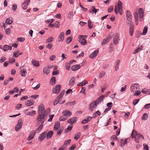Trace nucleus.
<instances>
[{"mask_svg":"<svg viewBox=\"0 0 150 150\" xmlns=\"http://www.w3.org/2000/svg\"><path fill=\"white\" fill-rule=\"evenodd\" d=\"M45 115H38L37 119V122L36 123L37 126H39L40 125H43L45 121Z\"/></svg>","mask_w":150,"mask_h":150,"instance_id":"obj_1","label":"nucleus"},{"mask_svg":"<svg viewBox=\"0 0 150 150\" xmlns=\"http://www.w3.org/2000/svg\"><path fill=\"white\" fill-rule=\"evenodd\" d=\"M38 115H45V110L44 106L42 104H41L38 107Z\"/></svg>","mask_w":150,"mask_h":150,"instance_id":"obj_2","label":"nucleus"},{"mask_svg":"<svg viewBox=\"0 0 150 150\" xmlns=\"http://www.w3.org/2000/svg\"><path fill=\"white\" fill-rule=\"evenodd\" d=\"M61 88V86L60 85H58L56 86L52 89L53 93L57 94L59 93L60 91Z\"/></svg>","mask_w":150,"mask_h":150,"instance_id":"obj_3","label":"nucleus"},{"mask_svg":"<svg viewBox=\"0 0 150 150\" xmlns=\"http://www.w3.org/2000/svg\"><path fill=\"white\" fill-rule=\"evenodd\" d=\"M47 133V131H45L40 134L38 137V139L40 142L42 141L45 138Z\"/></svg>","mask_w":150,"mask_h":150,"instance_id":"obj_4","label":"nucleus"},{"mask_svg":"<svg viewBox=\"0 0 150 150\" xmlns=\"http://www.w3.org/2000/svg\"><path fill=\"white\" fill-rule=\"evenodd\" d=\"M119 35L117 33H116L113 40V42L115 45H116L118 43V41L119 40Z\"/></svg>","mask_w":150,"mask_h":150,"instance_id":"obj_5","label":"nucleus"},{"mask_svg":"<svg viewBox=\"0 0 150 150\" xmlns=\"http://www.w3.org/2000/svg\"><path fill=\"white\" fill-rule=\"evenodd\" d=\"M97 105L96 103L93 101L90 104L89 109L91 111H93V109L96 107Z\"/></svg>","mask_w":150,"mask_h":150,"instance_id":"obj_6","label":"nucleus"},{"mask_svg":"<svg viewBox=\"0 0 150 150\" xmlns=\"http://www.w3.org/2000/svg\"><path fill=\"white\" fill-rule=\"evenodd\" d=\"M111 38L112 37L110 35L108 36L106 38L104 39L101 42V45H104L106 43L109 42Z\"/></svg>","mask_w":150,"mask_h":150,"instance_id":"obj_7","label":"nucleus"},{"mask_svg":"<svg viewBox=\"0 0 150 150\" xmlns=\"http://www.w3.org/2000/svg\"><path fill=\"white\" fill-rule=\"evenodd\" d=\"M36 132L35 131H33L30 132L29 135L27 138V140L29 141L33 139L35 135V134Z\"/></svg>","mask_w":150,"mask_h":150,"instance_id":"obj_8","label":"nucleus"},{"mask_svg":"<svg viewBox=\"0 0 150 150\" xmlns=\"http://www.w3.org/2000/svg\"><path fill=\"white\" fill-rule=\"evenodd\" d=\"M64 116L66 117L67 118L71 114V112L69 110H66L62 112Z\"/></svg>","mask_w":150,"mask_h":150,"instance_id":"obj_9","label":"nucleus"},{"mask_svg":"<svg viewBox=\"0 0 150 150\" xmlns=\"http://www.w3.org/2000/svg\"><path fill=\"white\" fill-rule=\"evenodd\" d=\"M132 90H135L139 89V86L138 84L134 83L132 84L130 87Z\"/></svg>","mask_w":150,"mask_h":150,"instance_id":"obj_10","label":"nucleus"},{"mask_svg":"<svg viewBox=\"0 0 150 150\" xmlns=\"http://www.w3.org/2000/svg\"><path fill=\"white\" fill-rule=\"evenodd\" d=\"M98 53V50H96L91 54L89 55V57L90 58H93L97 55Z\"/></svg>","mask_w":150,"mask_h":150,"instance_id":"obj_11","label":"nucleus"},{"mask_svg":"<svg viewBox=\"0 0 150 150\" xmlns=\"http://www.w3.org/2000/svg\"><path fill=\"white\" fill-rule=\"evenodd\" d=\"M104 98V96L103 95H102L100 96L96 101H94V102L98 105L103 100Z\"/></svg>","mask_w":150,"mask_h":150,"instance_id":"obj_12","label":"nucleus"},{"mask_svg":"<svg viewBox=\"0 0 150 150\" xmlns=\"http://www.w3.org/2000/svg\"><path fill=\"white\" fill-rule=\"evenodd\" d=\"M18 122L17 124L16 125L15 127V130L16 131H18L21 127L22 125V122Z\"/></svg>","mask_w":150,"mask_h":150,"instance_id":"obj_13","label":"nucleus"},{"mask_svg":"<svg viewBox=\"0 0 150 150\" xmlns=\"http://www.w3.org/2000/svg\"><path fill=\"white\" fill-rule=\"evenodd\" d=\"M81 67L80 64H76L72 66L71 67V69L73 71H76L79 69Z\"/></svg>","mask_w":150,"mask_h":150,"instance_id":"obj_14","label":"nucleus"},{"mask_svg":"<svg viewBox=\"0 0 150 150\" xmlns=\"http://www.w3.org/2000/svg\"><path fill=\"white\" fill-rule=\"evenodd\" d=\"M143 47L142 45H139L137 48V49L134 50V52L133 53V54L138 53L139 51H141L142 50Z\"/></svg>","mask_w":150,"mask_h":150,"instance_id":"obj_15","label":"nucleus"},{"mask_svg":"<svg viewBox=\"0 0 150 150\" xmlns=\"http://www.w3.org/2000/svg\"><path fill=\"white\" fill-rule=\"evenodd\" d=\"M77 120L76 117H73L69 119L67 121V122L69 123H71V125L75 122Z\"/></svg>","mask_w":150,"mask_h":150,"instance_id":"obj_16","label":"nucleus"},{"mask_svg":"<svg viewBox=\"0 0 150 150\" xmlns=\"http://www.w3.org/2000/svg\"><path fill=\"white\" fill-rule=\"evenodd\" d=\"M64 33L62 32L59 35V37L58 41L60 42L63 41L64 39Z\"/></svg>","mask_w":150,"mask_h":150,"instance_id":"obj_17","label":"nucleus"},{"mask_svg":"<svg viewBox=\"0 0 150 150\" xmlns=\"http://www.w3.org/2000/svg\"><path fill=\"white\" fill-rule=\"evenodd\" d=\"M34 102L33 100H28L25 102V105L26 106H28L32 105L33 104Z\"/></svg>","mask_w":150,"mask_h":150,"instance_id":"obj_18","label":"nucleus"},{"mask_svg":"<svg viewBox=\"0 0 150 150\" xmlns=\"http://www.w3.org/2000/svg\"><path fill=\"white\" fill-rule=\"evenodd\" d=\"M53 134V132L52 131H50L47 132L46 134V138L47 139H50L52 136Z\"/></svg>","mask_w":150,"mask_h":150,"instance_id":"obj_19","label":"nucleus"},{"mask_svg":"<svg viewBox=\"0 0 150 150\" xmlns=\"http://www.w3.org/2000/svg\"><path fill=\"white\" fill-rule=\"evenodd\" d=\"M134 32V27L132 25H131L129 27V33L130 36H132Z\"/></svg>","mask_w":150,"mask_h":150,"instance_id":"obj_20","label":"nucleus"},{"mask_svg":"<svg viewBox=\"0 0 150 150\" xmlns=\"http://www.w3.org/2000/svg\"><path fill=\"white\" fill-rule=\"evenodd\" d=\"M120 63V61L119 60H117L116 62L115 67V71H117L119 68Z\"/></svg>","mask_w":150,"mask_h":150,"instance_id":"obj_21","label":"nucleus"},{"mask_svg":"<svg viewBox=\"0 0 150 150\" xmlns=\"http://www.w3.org/2000/svg\"><path fill=\"white\" fill-rule=\"evenodd\" d=\"M60 126V123L58 121L55 123L54 127V129L55 131H57L58 129Z\"/></svg>","mask_w":150,"mask_h":150,"instance_id":"obj_22","label":"nucleus"},{"mask_svg":"<svg viewBox=\"0 0 150 150\" xmlns=\"http://www.w3.org/2000/svg\"><path fill=\"white\" fill-rule=\"evenodd\" d=\"M32 62L33 65L35 67H38L39 66L38 62L34 59L32 60Z\"/></svg>","mask_w":150,"mask_h":150,"instance_id":"obj_23","label":"nucleus"},{"mask_svg":"<svg viewBox=\"0 0 150 150\" xmlns=\"http://www.w3.org/2000/svg\"><path fill=\"white\" fill-rule=\"evenodd\" d=\"M50 72V70L47 67H45L44 68L43 70V72L44 74L47 75Z\"/></svg>","mask_w":150,"mask_h":150,"instance_id":"obj_24","label":"nucleus"},{"mask_svg":"<svg viewBox=\"0 0 150 150\" xmlns=\"http://www.w3.org/2000/svg\"><path fill=\"white\" fill-rule=\"evenodd\" d=\"M75 80V77L74 76L72 77L69 81V85H73L74 83V81Z\"/></svg>","mask_w":150,"mask_h":150,"instance_id":"obj_25","label":"nucleus"},{"mask_svg":"<svg viewBox=\"0 0 150 150\" xmlns=\"http://www.w3.org/2000/svg\"><path fill=\"white\" fill-rule=\"evenodd\" d=\"M79 42L82 45H85L87 43V41L85 39L81 38L79 39Z\"/></svg>","mask_w":150,"mask_h":150,"instance_id":"obj_26","label":"nucleus"},{"mask_svg":"<svg viewBox=\"0 0 150 150\" xmlns=\"http://www.w3.org/2000/svg\"><path fill=\"white\" fill-rule=\"evenodd\" d=\"M21 75L22 76L24 77L26 76V70L25 69H21Z\"/></svg>","mask_w":150,"mask_h":150,"instance_id":"obj_27","label":"nucleus"},{"mask_svg":"<svg viewBox=\"0 0 150 150\" xmlns=\"http://www.w3.org/2000/svg\"><path fill=\"white\" fill-rule=\"evenodd\" d=\"M139 18H142L143 17L144 11L142 8H140L139 10Z\"/></svg>","mask_w":150,"mask_h":150,"instance_id":"obj_28","label":"nucleus"},{"mask_svg":"<svg viewBox=\"0 0 150 150\" xmlns=\"http://www.w3.org/2000/svg\"><path fill=\"white\" fill-rule=\"evenodd\" d=\"M72 125H69L67 128L65 129V133H67L68 132H69V131H70L72 129Z\"/></svg>","mask_w":150,"mask_h":150,"instance_id":"obj_29","label":"nucleus"},{"mask_svg":"<svg viewBox=\"0 0 150 150\" xmlns=\"http://www.w3.org/2000/svg\"><path fill=\"white\" fill-rule=\"evenodd\" d=\"M87 82L86 80H84L83 81L79 83L77 86H83L84 85H85L87 83Z\"/></svg>","mask_w":150,"mask_h":150,"instance_id":"obj_30","label":"nucleus"},{"mask_svg":"<svg viewBox=\"0 0 150 150\" xmlns=\"http://www.w3.org/2000/svg\"><path fill=\"white\" fill-rule=\"evenodd\" d=\"M148 27L147 26H145L143 29V32L142 34V35H145L146 34L147 30H148Z\"/></svg>","mask_w":150,"mask_h":150,"instance_id":"obj_31","label":"nucleus"},{"mask_svg":"<svg viewBox=\"0 0 150 150\" xmlns=\"http://www.w3.org/2000/svg\"><path fill=\"white\" fill-rule=\"evenodd\" d=\"M126 16L127 18H128V19H132V16L131 13L129 11L127 10L126 11Z\"/></svg>","mask_w":150,"mask_h":150,"instance_id":"obj_32","label":"nucleus"},{"mask_svg":"<svg viewBox=\"0 0 150 150\" xmlns=\"http://www.w3.org/2000/svg\"><path fill=\"white\" fill-rule=\"evenodd\" d=\"M97 12V9H96L95 8V7L94 6H92L91 7V8H90V13H92V14H93L94 13H96Z\"/></svg>","mask_w":150,"mask_h":150,"instance_id":"obj_33","label":"nucleus"},{"mask_svg":"<svg viewBox=\"0 0 150 150\" xmlns=\"http://www.w3.org/2000/svg\"><path fill=\"white\" fill-rule=\"evenodd\" d=\"M61 99L57 97L56 99L54 100L53 103V105H57L61 100Z\"/></svg>","mask_w":150,"mask_h":150,"instance_id":"obj_34","label":"nucleus"},{"mask_svg":"<svg viewBox=\"0 0 150 150\" xmlns=\"http://www.w3.org/2000/svg\"><path fill=\"white\" fill-rule=\"evenodd\" d=\"M148 115L147 113H144L142 117V120H146L148 118Z\"/></svg>","mask_w":150,"mask_h":150,"instance_id":"obj_35","label":"nucleus"},{"mask_svg":"<svg viewBox=\"0 0 150 150\" xmlns=\"http://www.w3.org/2000/svg\"><path fill=\"white\" fill-rule=\"evenodd\" d=\"M137 134V132L135 130L133 129L132 131L131 136L132 138H134Z\"/></svg>","mask_w":150,"mask_h":150,"instance_id":"obj_36","label":"nucleus"},{"mask_svg":"<svg viewBox=\"0 0 150 150\" xmlns=\"http://www.w3.org/2000/svg\"><path fill=\"white\" fill-rule=\"evenodd\" d=\"M81 134L79 132H78L75 134L74 137V139L76 140H77L81 136Z\"/></svg>","mask_w":150,"mask_h":150,"instance_id":"obj_37","label":"nucleus"},{"mask_svg":"<svg viewBox=\"0 0 150 150\" xmlns=\"http://www.w3.org/2000/svg\"><path fill=\"white\" fill-rule=\"evenodd\" d=\"M50 82L53 85H54L55 83L56 78L55 77H52L51 78L50 80Z\"/></svg>","mask_w":150,"mask_h":150,"instance_id":"obj_38","label":"nucleus"},{"mask_svg":"<svg viewBox=\"0 0 150 150\" xmlns=\"http://www.w3.org/2000/svg\"><path fill=\"white\" fill-rule=\"evenodd\" d=\"M10 47L8 45H5L3 47V50L4 51H6L10 49Z\"/></svg>","mask_w":150,"mask_h":150,"instance_id":"obj_39","label":"nucleus"},{"mask_svg":"<svg viewBox=\"0 0 150 150\" xmlns=\"http://www.w3.org/2000/svg\"><path fill=\"white\" fill-rule=\"evenodd\" d=\"M36 114L35 111L34 110H32L31 112H29L27 113V115H30L31 116H33Z\"/></svg>","mask_w":150,"mask_h":150,"instance_id":"obj_40","label":"nucleus"},{"mask_svg":"<svg viewBox=\"0 0 150 150\" xmlns=\"http://www.w3.org/2000/svg\"><path fill=\"white\" fill-rule=\"evenodd\" d=\"M13 22L12 20L11 19H10L9 18H7L6 21V23L8 24H10Z\"/></svg>","mask_w":150,"mask_h":150,"instance_id":"obj_41","label":"nucleus"},{"mask_svg":"<svg viewBox=\"0 0 150 150\" xmlns=\"http://www.w3.org/2000/svg\"><path fill=\"white\" fill-rule=\"evenodd\" d=\"M73 12L72 11H70L68 14L67 17L69 18H71L73 16Z\"/></svg>","mask_w":150,"mask_h":150,"instance_id":"obj_42","label":"nucleus"},{"mask_svg":"<svg viewBox=\"0 0 150 150\" xmlns=\"http://www.w3.org/2000/svg\"><path fill=\"white\" fill-rule=\"evenodd\" d=\"M18 52L19 50H18L15 51L13 53V57H18L19 56V55H18Z\"/></svg>","mask_w":150,"mask_h":150,"instance_id":"obj_43","label":"nucleus"},{"mask_svg":"<svg viewBox=\"0 0 150 150\" xmlns=\"http://www.w3.org/2000/svg\"><path fill=\"white\" fill-rule=\"evenodd\" d=\"M65 92V91L64 90H63L62 91L57 97H59V98L61 99H62V97L64 96Z\"/></svg>","mask_w":150,"mask_h":150,"instance_id":"obj_44","label":"nucleus"},{"mask_svg":"<svg viewBox=\"0 0 150 150\" xmlns=\"http://www.w3.org/2000/svg\"><path fill=\"white\" fill-rule=\"evenodd\" d=\"M136 137L139 139H144L143 136L142 134H137V135L136 136Z\"/></svg>","mask_w":150,"mask_h":150,"instance_id":"obj_45","label":"nucleus"},{"mask_svg":"<svg viewBox=\"0 0 150 150\" xmlns=\"http://www.w3.org/2000/svg\"><path fill=\"white\" fill-rule=\"evenodd\" d=\"M39 126L38 127V128H37L35 131H35V132H37L38 131H40L41 130L42 128V127H43V125H39Z\"/></svg>","mask_w":150,"mask_h":150,"instance_id":"obj_46","label":"nucleus"},{"mask_svg":"<svg viewBox=\"0 0 150 150\" xmlns=\"http://www.w3.org/2000/svg\"><path fill=\"white\" fill-rule=\"evenodd\" d=\"M15 59L13 57H11L9 59V62L11 63H14L15 62Z\"/></svg>","mask_w":150,"mask_h":150,"instance_id":"obj_47","label":"nucleus"},{"mask_svg":"<svg viewBox=\"0 0 150 150\" xmlns=\"http://www.w3.org/2000/svg\"><path fill=\"white\" fill-rule=\"evenodd\" d=\"M70 64L69 63H68V62H66L65 64V66L66 67V69L68 70H69L70 69Z\"/></svg>","mask_w":150,"mask_h":150,"instance_id":"obj_48","label":"nucleus"},{"mask_svg":"<svg viewBox=\"0 0 150 150\" xmlns=\"http://www.w3.org/2000/svg\"><path fill=\"white\" fill-rule=\"evenodd\" d=\"M71 141V140L70 139L66 140L64 144L63 145L66 147H67V145H69Z\"/></svg>","mask_w":150,"mask_h":150,"instance_id":"obj_49","label":"nucleus"},{"mask_svg":"<svg viewBox=\"0 0 150 150\" xmlns=\"http://www.w3.org/2000/svg\"><path fill=\"white\" fill-rule=\"evenodd\" d=\"M88 25L90 29H91L93 27V24L90 20L88 21Z\"/></svg>","mask_w":150,"mask_h":150,"instance_id":"obj_50","label":"nucleus"},{"mask_svg":"<svg viewBox=\"0 0 150 150\" xmlns=\"http://www.w3.org/2000/svg\"><path fill=\"white\" fill-rule=\"evenodd\" d=\"M127 21H126L127 24L128 25H130V26L131 25V24L132 21V19H128V18H127Z\"/></svg>","mask_w":150,"mask_h":150,"instance_id":"obj_51","label":"nucleus"},{"mask_svg":"<svg viewBox=\"0 0 150 150\" xmlns=\"http://www.w3.org/2000/svg\"><path fill=\"white\" fill-rule=\"evenodd\" d=\"M53 40V38L50 37L49 38L46 40V42H52Z\"/></svg>","mask_w":150,"mask_h":150,"instance_id":"obj_52","label":"nucleus"},{"mask_svg":"<svg viewBox=\"0 0 150 150\" xmlns=\"http://www.w3.org/2000/svg\"><path fill=\"white\" fill-rule=\"evenodd\" d=\"M27 4V5H26V4L23 5V3L22 4L21 7L23 10H26L27 8V7L28 6V4Z\"/></svg>","mask_w":150,"mask_h":150,"instance_id":"obj_53","label":"nucleus"},{"mask_svg":"<svg viewBox=\"0 0 150 150\" xmlns=\"http://www.w3.org/2000/svg\"><path fill=\"white\" fill-rule=\"evenodd\" d=\"M22 105L21 104H18L15 107V108L17 110H19L21 107Z\"/></svg>","mask_w":150,"mask_h":150,"instance_id":"obj_54","label":"nucleus"},{"mask_svg":"<svg viewBox=\"0 0 150 150\" xmlns=\"http://www.w3.org/2000/svg\"><path fill=\"white\" fill-rule=\"evenodd\" d=\"M63 130V128H61L59 129L57 132V134L60 135Z\"/></svg>","mask_w":150,"mask_h":150,"instance_id":"obj_55","label":"nucleus"},{"mask_svg":"<svg viewBox=\"0 0 150 150\" xmlns=\"http://www.w3.org/2000/svg\"><path fill=\"white\" fill-rule=\"evenodd\" d=\"M52 47V45L50 43H48L47 45L46 46V47L47 48H48L49 49H50Z\"/></svg>","mask_w":150,"mask_h":150,"instance_id":"obj_56","label":"nucleus"},{"mask_svg":"<svg viewBox=\"0 0 150 150\" xmlns=\"http://www.w3.org/2000/svg\"><path fill=\"white\" fill-rule=\"evenodd\" d=\"M17 8V5L14 4L12 5V9L13 11H15Z\"/></svg>","mask_w":150,"mask_h":150,"instance_id":"obj_57","label":"nucleus"},{"mask_svg":"<svg viewBox=\"0 0 150 150\" xmlns=\"http://www.w3.org/2000/svg\"><path fill=\"white\" fill-rule=\"evenodd\" d=\"M118 8H122V2L120 1H118Z\"/></svg>","mask_w":150,"mask_h":150,"instance_id":"obj_58","label":"nucleus"},{"mask_svg":"<svg viewBox=\"0 0 150 150\" xmlns=\"http://www.w3.org/2000/svg\"><path fill=\"white\" fill-rule=\"evenodd\" d=\"M67 119V117H64V115L63 116H60L59 118V120L61 121H64Z\"/></svg>","mask_w":150,"mask_h":150,"instance_id":"obj_59","label":"nucleus"},{"mask_svg":"<svg viewBox=\"0 0 150 150\" xmlns=\"http://www.w3.org/2000/svg\"><path fill=\"white\" fill-rule=\"evenodd\" d=\"M117 137L115 135H113L111 138V139L112 141H116L117 140Z\"/></svg>","mask_w":150,"mask_h":150,"instance_id":"obj_60","label":"nucleus"},{"mask_svg":"<svg viewBox=\"0 0 150 150\" xmlns=\"http://www.w3.org/2000/svg\"><path fill=\"white\" fill-rule=\"evenodd\" d=\"M11 30L9 28H7L5 30L6 34L7 35H9L10 34Z\"/></svg>","mask_w":150,"mask_h":150,"instance_id":"obj_61","label":"nucleus"},{"mask_svg":"<svg viewBox=\"0 0 150 150\" xmlns=\"http://www.w3.org/2000/svg\"><path fill=\"white\" fill-rule=\"evenodd\" d=\"M6 59V58L4 57H2L0 60V63H2Z\"/></svg>","mask_w":150,"mask_h":150,"instance_id":"obj_62","label":"nucleus"},{"mask_svg":"<svg viewBox=\"0 0 150 150\" xmlns=\"http://www.w3.org/2000/svg\"><path fill=\"white\" fill-rule=\"evenodd\" d=\"M67 149V147L63 145L62 146H61L58 150H66Z\"/></svg>","mask_w":150,"mask_h":150,"instance_id":"obj_63","label":"nucleus"},{"mask_svg":"<svg viewBox=\"0 0 150 150\" xmlns=\"http://www.w3.org/2000/svg\"><path fill=\"white\" fill-rule=\"evenodd\" d=\"M144 150H149L148 146L147 144H144Z\"/></svg>","mask_w":150,"mask_h":150,"instance_id":"obj_64","label":"nucleus"}]
</instances>
